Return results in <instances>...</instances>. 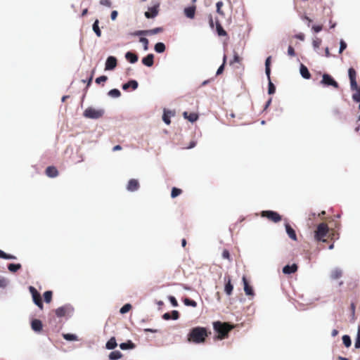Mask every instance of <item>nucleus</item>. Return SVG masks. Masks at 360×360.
I'll use <instances>...</instances> for the list:
<instances>
[{
    "mask_svg": "<svg viewBox=\"0 0 360 360\" xmlns=\"http://www.w3.org/2000/svg\"><path fill=\"white\" fill-rule=\"evenodd\" d=\"M211 334L206 328L197 326L191 329L187 336V340L194 344L204 343L206 338Z\"/></svg>",
    "mask_w": 360,
    "mask_h": 360,
    "instance_id": "1",
    "label": "nucleus"
},
{
    "mask_svg": "<svg viewBox=\"0 0 360 360\" xmlns=\"http://www.w3.org/2000/svg\"><path fill=\"white\" fill-rule=\"evenodd\" d=\"M213 328L218 334L217 339L223 340L227 338L229 333L233 329V326L229 323L215 321L213 323Z\"/></svg>",
    "mask_w": 360,
    "mask_h": 360,
    "instance_id": "2",
    "label": "nucleus"
},
{
    "mask_svg": "<svg viewBox=\"0 0 360 360\" xmlns=\"http://www.w3.org/2000/svg\"><path fill=\"white\" fill-rule=\"evenodd\" d=\"M329 231L328 226L325 223H321L318 225L316 230L314 233V238L316 241L325 242L326 237L327 236Z\"/></svg>",
    "mask_w": 360,
    "mask_h": 360,
    "instance_id": "3",
    "label": "nucleus"
},
{
    "mask_svg": "<svg viewBox=\"0 0 360 360\" xmlns=\"http://www.w3.org/2000/svg\"><path fill=\"white\" fill-rule=\"evenodd\" d=\"M105 111L101 108H87L83 112V115L89 119H99L103 116Z\"/></svg>",
    "mask_w": 360,
    "mask_h": 360,
    "instance_id": "4",
    "label": "nucleus"
},
{
    "mask_svg": "<svg viewBox=\"0 0 360 360\" xmlns=\"http://www.w3.org/2000/svg\"><path fill=\"white\" fill-rule=\"evenodd\" d=\"M261 216L262 217H266L269 221L274 223H277L281 220V216L278 212L271 210L262 211L261 212Z\"/></svg>",
    "mask_w": 360,
    "mask_h": 360,
    "instance_id": "5",
    "label": "nucleus"
},
{
    "mask_svg": "<svg viewBox=\"0 0 360 360\" xmlns=\"http://www.w3.org/2000/svg\"><path fill=\"white\" fill-rule=\"evenodd\" d=\"M321 84H323V86H331L335 89L339 88L338 83L333 78L331 75L326 73L323 75Z\"/></svg>",
    "mask_w": 360,
    "mask_h": 360,
    "instance_id": "6",
    "label": "nucleus"
},
{
    "mask_svg": "<svg viewBox=\"0 0 360 360\" xmlns=\"http://www.w3.org/2000/svg\"><path fill=\"white\" fill-rule=\"evenodd\" d=\"M29 290L32 294L33 301L41 309H43L44 305L41 301V295L38 292L37 289L33 286H30Z\"/></svg>",
    "mask_w": 360,
    "mask_h": 360,
    "instance_id": "7",
    "label": "nucleus"
},
{
    "mask_svg": "<svg viewBox=\"0 0 360 360\" xmlns=\"http://www.w3.org/2000/svg\"><path fill=\"white\" fill-rule=\"evenodd\" d=\"M163 30L164 29L162 27H155L151 30L136 31L132 34L134 36L153 35L161 33L163 32Z\"/></svg>",
    "mask_w": 360,
    "mask_h": 360,
    "instance_id": "8",
    "label": "nucleus"
},
{
    "mask_svg": "<svg viewBox=\"0 0 360 360\" xmlns=\"http://www.w3.org/2000/svg\"><path fill=\"white\" fill-rule=\"evenodd\" d=\"M348 75L350 80L351 88H356V72L353 68H349Z\"/></svg>",
    "mask_w": 360,
    "mask_h": 360,
    "instance_id": "9",
    "label": "nucleus"
},
{
    "mask_svg": "<svg viewBox=\"0 0 360 360\" xmlns=\"http://www.w3.org/2000/svg\"><path fill=\"white\" fill-rule=\"evenodd\" d=\"M117 64V61L115 57L109 56L105 62V68L106 70H113Z\"/></svg>",
    "mask_w": 360,
    "mask_h": 360,
    "instance_id": "10",
    "label": "nucleus"
},
{
    "mask_svg": "<svg viewBox=\"0 0 360 360\" xmlns=\"http://www.w3.org/2000/svg\"><path fill=\"white\" fill-rule=\"evenodd\" d=\"M71 311L69 306H63L56 309L55 313L58 317H63Z\"/></svg>",
    "mask_w": 360,
    "mask_h": 360,
    "instance_id": "11",
    "label": "nucleus"
},
{
    "mask_svg": "<svg viewBox=\"0 0 360 360\" xmlns=\"http://www.w3.org/2000/svg\"><path fill=\"white\" fill-rule=\"evenodd\" d=\"M139 188V183L138 180L135 179H131L128 181L127 189L129 191H137Z\"/></svg>",
    "mask_w": 360,
    "mask_h": 360,
    "instance_id": "12",
    "label": "nucleus"
},
{
    "mask_svg": "<svg viewBox=\"0 0 360 360\" xmlns=\"http://www.w3.org/2000/svg\"><path fill=\"white\" fill-rule=\"evenodd\" d=\"M224 280L226 281V284L224 286V292L226 295H231L232 294L233 290V285L231 283V281L230 277H225Z\"/></svg>",
    "mask_w": 360,
    "mask_h": 360,
    "instance_id": "13",
    "label": "nucleus"
},
{
    "mask_svg": "<svg viewBox=\"0 0 360 360\" xmlns=\"http://www.w3.org/2000/svg\"><path fill=\"white\" fill-rule=\"evenodd\" d=\"M46 176L51 178L56 177L58 175V171L54 166H49L45 171Z\"/></svg>",
    "mask_w": 360,
    "mask_h": 360,
    "instance_id": "14",
    "label": "nucleus"
},
{
    "mask_svg": "<svg viewBox=\"0 0 360 360\" xmlns=\"http://www.w3.org/2000/svg\"><path fill=\"white\" fill-rule=\"evenodd\" d=\"M32 329L37 333H39L42 330V323L39 319H34L31 322Z\"/></svg>",
    "mask_w": 360,
    "mask_h": 360,
    "instance_id": "15",
    "label": "nucleus"
},
{
    "mask_svg": "<svg viewBox=\"0 0 360 360\" xmlns=\"http://www.w3.org/2000/svg\"><path fill=\"white\" fill-rule=\"evenodd\" d=\"M298 266L295 264L292 265H286L283 268V273L285 274H290L297 271Z\"/></svg>",
    "mask_w": 360,
    "mask_h": 360,
    "instance_id": "16",
    "label": "nucleus"
},
{
    "mask_svg": "<svg viewBox=\"0 0 360 360\" xmlns=\"http://www.w3.org/2000/svg\"><path fill=\"white\" fill-rule=\"evenodd\" d=\"M195 9H196V7L195 6L185 8L184 11L185 15L187 18H191V19L194 18L195 13Z\"/></svg>",
    "mask_w": 360,
    "mask_h": 360,
    "instance_id": "17",
    "label": "nucleus"
},
{
    "mask_svg": "<svg viewBox=\"0 0 360 360\" xmlns=\"http://www.w3.org/2000/svg\"><path fill=\"white\" fill-rule=\"evenodd\" d=\"M154 56L152 53L148 54L142 59V63L148 67H151L154 63Z\"/></svg>",
    "mask_w": 360,
    "mask_h": 360,
    "instance_id": "18",
    "label": "nucleus"
},
{
    "mask_svg": "<svg viewBox=\"0 0 360 360\" xmlns=\"http://www.w3.org/2000/svg\"><path fill=\"white\" fill-rule=\"evenodd\" d=\"M158 13V6H153L148 8V11L145 13V16L147 18H153Z\"/></svg>",
    "mask_w": 360,
    "mask_h": 360,
    "instance_id": "19",
    "label": "nucleus"
},
{
    "mask_svg": "<svg viewBox=\"0 0 360 360\" xmlns=\"http://www.w3.org/2000/svg\"><path fill=\"white\" fill-rule=\"evenodd\" d=\"M342 276V271L339 268L333 269L330 272V277L332 280H337Z\"/></svg>",
    "mask_w": 360,
    "mask_h": 360,
    "instance_id": "20",
    "label": "nucleus"
},
{
    "mask_svg": "<svg viewBox=\"0 0 360 360\" xmlns=\"http://www.w3.org/2000/svg\"><path fill=\"white\" fill-rule=\"evenodd\" d=\"M244 284V290L247 295H253L254 291L252 288L248 284V282L245 276L243 277Z\"/></svg>",
    "mask_w": 360,
    "mask_h": 360,
    "instance_id": "21",
    "label": "nucleus"
},
{
    "mask_svg": "<svg viewBox=\"0 0 360 360\" xmlns=\"http://www.w3.org/2000/svg\"><path fill=\"white\" fill-rule=\"evenodd\" d=\"M285 229L288 236L293 240L296 241L297 240V235L295 230L290 226V224H285Z\"/></svg>",
    "mask_w": 360,
    "mask_h": 360,
    "instance_id": "22",
    "label": "nucleus"
},
{
    "mask_svg": "<svg viewBox=\"0 0 360 360\" xmlns=\"http://www.w3.org/2000/svg\"><path fill=\"white\" fill-rule=\"evenodd\" d=\"M300 74L302 77L304 79H309L311 77V74L308 68L303 64H301L300 66Z\"/></svg>",
    "mask_w": 360,
    "mask_h": 360,
    "instance_id": "23",
    "label": "nucleus"
},
{
    "mask_svg": "<svg viewBox=\"0 0 360 360\" xmlns=\"http://www.w3.org/2000/svg\"><path fill=\"white\" fill-rule=\"evenodd\" d=\"M126 59L131 63H135L138 60V56L132 52L128 51L125 54Z\"/></svg>",
    "mask_w": 360,
    "mask_h": 360,
    "instance_id": "24",
    "label": "nucleus"
},
{
    "mask_svg": "<svg viewBox=\"0 0 360 360\" xmlns=\"http://www.w3.org/2000/svg\"><path fill=\"white\" fill-rule=\"evenodd\" d=\"M183 115L184 118L188 120L190 122H192L196 121L198 118V115L195 112L188 113V112H184Z\"/></svg>",
    "mask_w": 360,
    "mask_h": 360,
    "instance_id": "25",
    "label": "nucleus"
},
{
    "mask_svg": "<svg viewBox=\"0 0 360 360\" xmlns=\"http://www.w3.org/2000/svg\"><path fill=\"white\" fill-rule=\"evenodd\" d=\"M129 87L136 89L138 87V82L135 80H131L122 86L124 90H127Z\"/></svg>",
    "mask_w": 360,
    "mask_h": 360,
    "instance_id": "26",
    "label": "nucleus"
},
{
    "mask_svg": "<svg viewBox=\"0 0 360 360\" xmlns=\"http://www.w3.org/2000/svg\"><path fill=\"white\" fill-rule=\"evenodd\" d=\"M352 91H355L356 92L352 95V99L355 102L360 101V86L356 84V88H351Z\"/></svg>",
    "mask_w": 360,
    "mask_h": 360,
    "instance_id": "27",
    "label": "nucleus"
},
{
    "mask_svg": "<svg viewBox=\"0 0 360 360\" xmlns=\"http://www.w3.org/2000/svg\"><path fill=\"white\" fill-rule=\"evenodd\" d=\"M120 347L123 350L134 349L135 347V345L131 340H129L127 342L121 343L120 345Z\"/></svg>",
    "mask_w": 360,
    "mask_h": 360,
    "instance_id": "28",
    "label": "nucleus"
},
{
    "mask_svg": "<svg viewBox=\"0 0 360 360\" xmlns=\"http://www.w3.org/2000/svg\"><path fill=\"white\" fill-rule=\"evenodd\" d=\"M106 348L108 349H113L117 347L116 340L114 337L111 338L106 343Z\"/></svg>",
    "mask_w": 360,
    "mask_h": 360,
    "instance_id": "29",
    "label": "nucleus"
},
{
    "mask_svg": "<svg viewBox=\"0 0 360 360\" xmlns=\"http://www.w3.org/2000/svg\"><path fill=\"white\" fill-rule=\"evenodd\" d=\"M271 59V57L269 56L266 58V62H265V72H266V75L268 79H269L270 74H271V69H270Z\"/></svg>",
    "mask_w": 360,
    "mask_h": 360,
    "instance_id": "30",
    "label": "nucleus"
},
{
    "mask_svg": "<svg viewBox=\"0 0 360 360\" xmlns=\"http://www.w3.org/2000/svg\"><path fill=\"white\" fill-rule=\"evenodd\" d=\"M98 20H96L93 24V30L97 35V37H100L101 36V31L98 27Z\"/></svg>",
    "mask_w": 360,
    "mask_h": 360,
    "instance_id": "31",
    "label": "nucleus"
},
{
    "mask_svg": "<svg viewBox=\"0 0 360 360\" xmlns=\"http://www.w3.org/2000/svg\"><path fill=\"white\" fill-rule=\"evenodd\" d=\"M22 267L20 264H9L8 266V269L11 272H16L18 270L20 269Z\"/></svg>",
    "mask_w": 360,
    "mask_h": 360,
    "instance_id": "32",
    "label": "nucleus"
},
{
    "mask_svg": "<svg viewBox=\"0 0 360 360\" xmlns=\"http://www.w3.org/2000/svg\"><path fill=\"white\" fill-rule=\"evenodd\" d=\"M155 51L158 53H163L165 51V45L162 42H158L155 45Z\"/></svg>",
    "mask_w": 360,
    "mask_h": 360,
    "instance_id": "33",
    "label": "nucleus"
},
{
    "mask_svg": "<svg viewBox=\"0 0 360 360\" xmlns=\"http://www.w3.org/2000/svg\"><path fill=\"white\" fill-rule=\"evenodd\" d=\"M122 356V354L120 351L112 352L109 355V358L113 360L120 359Z\"/></svg>",
    "mask_w": 360,
    "mask_h": 360,
    "instance_id": "34",
    "label": "nucleus"
},
{
    "mask_svg": "<svg viewBox=\"0 0 360 360\" xmlns=\"http://www.w3.org/2000/svg\"><path fill=\"white\" fill-rule=\"evenodd\" d=\"M224 6V3L223 1H218L217 4H216V7H217V12L219 15H221V16H224L225 13L224 12L221 10V7Z\"/></svg>",
    "mask_w": 360,
    "mask_h": 360,
    "instance_id": "35",
    "label": "nucleus"
},
{
    "mask_svg": "<svg viewBox=\"0 0 360 360\" xmlns=\"http://www.w3.org/2000/svg\"><path fill=\"white\" fill-rule=\"evenodd\" d=\"M322 43V40L319 37H315L312 41V46L315 50L318 49Z\"/></svg>",
    "mask_w": 360,
    "mask_h": 360,
    "instance_id": "36",
    "label": "nucleus"
},
{
    "mask_svg": "<svg viewBox=\"0 0 360 360\" xmlns=\"http://www.w3.org/2000/svg\"><path fill=\"white\" fill-rule=\"evenodd\" d=\"M52 295H53V292H52V291H51V290L46 291V292L44 293V301H45L46 303H49V302H51V300H52Z\"/></svg>",
    "mask_w": 360,
    "mask_h": 360,
    "instance_id": "37",
    "label": "nucleus"
},
{
    "mask_svg": "<svg viewBox=\"0 0 360 360\" xmlns=\"http://www.w3.org/2000/svg\"><path fill=\"white\" fill-rule=\"evenodd\" d=\"M63 337L65 340L68 341H75L77 340V337L75 334L65 333L63 335Z\"/></svg>",
    "mask_w": 360,
    "mask_h": 360,
    "instance_id": "38",
    "label": "nucleus"
},
{
    "mask_svg": "<svg viewBox=\"0 0 360 360\" xmlns=\"http://www.w3.org/2000/svg\"><path fill=\"white\" fill-rule=\"evenodd\" d=\"M217 32L219 36H226V32L224 30L219 22H217Z\"/></svg>",
    "mask_w": 360,
    "mask_h": 360,
    "instance_id": "39",
    "label": "nucleus"
},
{
    "mask_svg": "<svg viewBox=\"0 0 360 360\" xmlns=\"http://www.w3.org/2000/svg\"><path fill=\"white\" fill-rule=\"evenodd\" d=\"M111 97H113V98H118L121 95V93L120 91L117 89H111L110 91H109L108 94Z\"/></svg>",
    "mask_w": 360,
    "mask_h": 360,
    "instance_id": "40",
    "label": "nucleus"
},
{
    "mask_svg": "<svg viewBox=\"0 0 360 360\" xmlns=\"http://www.w3.org/2000/svg\"><path fill=\"white\" fill-rule=\"evenodd\" d=\"M342 342L346 347H349L352 345L350 337L347 335H345L342 336Z\"/></svg>",
    "mask_w": 360,
    "mask_h": 360,
    "instance_id": "41",
    "label": "nucleus"
},
{
    "mask_svg": "<svg viewBox=\"0 0 360 360\" xmlns=\"http://www.w3.org/2000/svg\"><path fill=\"white\" fill-rule=\"evenodd\" d=\"M0 257L6 259H15L16 257L14 255L6 254L4 251L0 250Z\"/></svg>",
    "mask_w": 360,
    "mask_h": 360,
    "instance_id": "42",
    "label": "nucleus"
},
{
    "mask_svg": "<svg viewBox=\"0 0 360 360\" xmlns=\"http://www.w3.org/2000/svg\"><path fill=\"white\" fill-rule=\"evenodd\" d=\"M181 193H182V190L181 189L176 188V187H174L172 189L171 197L174 198L177 197L178 195H181Z\"/></svg>",
    "mask_w": 360,
    "mask_h": 360,
    "instance_id": "43",
    "label": "nucleus"
},
{
    "mask_svg": "<svg viewBox=\"0 0 360 360\" xmlns=\"http://www.w3.org/2000/svg\"><path fill=\"white\" fill-rule=\"evenodd\" d=\"M269 79L268 93L269 94H274L276 91V87L271 81V77Z\"/></svg>",
    "mask_w": 360,
    "mask_h": 360,
    "instance_id": "44",
    "label": "nucleus"
},
{
    "mask_svg": "<svg viewBox=\"0 0 360 360\" xmlns=\"http://www.w3.org/2000/svg\"><path fill=\"white\" fill-rule=\"evenodd\" d=\"M184 303L186 306H191V307H195L197 306L196 302L193 300H191L189 298H185L184 300Z\"/></svg>",
    "mask_w": 360,
    "mask_h": 360,
    "instance_id": "45",
    "label": "nucleus"
},
{
    "mask_svg": "<svg viewBox=\"0 0 360 360\" xmlns=\"http://www.w3.org/2000/svg\"><path fill=\"white\" fill-rule=\"evenodd\" d=\"M242 61V58L238 56V54L234 51L233 58L230 61V65H233L236 63H240Z\"/></svg>",
    "mask_w": 360,
    "mask_h": 360,
    "instance_id": "46",
    "label": "nucleus"
},
{
    "mask_svg": "<svg viewBox=\"0 0 360 360\" xmlns=\"http://www.w3.org/2000/svg\"><path fill=\"white\" fill-rule=\"evenodd\" d=\"M226 60V55H224V58H223V63L218 68V70L217 71V75H221L223 72V71L224 70V66H225Z\"/></svg>",
    "mask_w": 360,
    "mask_h": 360,
    "instance_id": "47",
    "label": "nucleus"
},
{
    "mask_svg": "<svg viewBox=\"0 0 360 360\" xmlns=\"http://www.w3.org/2000/svg\"><path fill=\"white\" fill-rule=\"evenodd\" d=\"M131 309V305L130 304H124L120 310L121 314H125L128 312Z\"/></svg>",
    "mask_w": 360,
    "mask_h": 360,
    "instance_id": "48",
    "label": "nucleus"
},
{
    "mask_svg": "<svg viewBox=\"0 0 360 360\" xmlns=\"http://www.w3.org/2000/svg\"><path fill=\"white\" fill-rule=\"evenodd\" d=\"M222 257L224 259H226L227 260H229V262L231 261V255H230V252L228 250L226 249H224L222 252Z\"/></svg>",
    "mask_w": 360,
    "mask_h": 360,
    "instance_id": "49",
    "label": "nucleus"
},
{
    "mask_svg": "<svg viewBox=\"0 0 360 360\" xmlns=\"http://www.w3.org/2000/svg\"><path fill=\"white\" fill-rule=\"evenodd\" d=\"M354 346L356 348L360 347V327H359V328H358V332H357V335H356V338L355 340Z\"/></svg>",
    "mask_w": 360,
    "mask_h": 360,
    "instance_id": "50",
    "label": "nucleus"
},
{
    "mask_svg": "<svg viewBox=\"0 0 360 360\" xmlns=\"http://www.w3.org/2000/svg\"><path fill=\"white\" fill-rule=\"evenodd\" d=\"M139 41L141 42L143 45L144 50H147L148 49V40L145 37H141Z\"/></svg>",
    "mask_w": 360,
    "mask_h": 360,
    "instance_id": "51",
    "label": "nucleus"
},
{
    "mask_svg": "<svg viewBox=\"0 0 360 360\" xmlns=\"http://www.w3.org/2000/svg\"><path fill=\"white\" fill-rule=\"evenodd\" d=\"M347 46V45L346 42H345L344 40L341 39V40H340V50H339V53H342V51H343L345 49H346Z\"/></svg>",
    "mask_w": 360,
    "mask_h": 360,
    "instance_id": "52",
    "label": "nucleus"
},
{
    "mask_svg": "<svg viewBox=\"0 0 360 360\" xmlns=\"http://www.w3.org/2000/svg\"><path fill=\"white\" fill-rule=\"evenodd\" d=\"M108 79V77L105 75H102L96 79V83L101 84V82H105Z\"/></svg>",
    "mask_w": 360,
    "mask_h": 360,
    "instance_id": "53",
    "label": "nucleus"
},
{
    "mask_svg": "<svg viewBox=\"0 0 360 360\" xmlns=\"http://www.w3.org/2000/svg\"><path fill=\"white\" fill-rule=\"evenodd\" d=\"M288 56H290V57H294V56H295V51L294 48H293L292 46H288Z\"/></svg>",
    "mask_w": 360,
    "mask_h": 360,
    "instance_id": "54",
    "label": "nucleus"
},
{
    "mask_svg": "<svg viewBox=\"0 0 360 360\" xmlns=\"http://www.w3.org/2000/svg\"><path fill=\"white\" fill-rule=\"evenodd\" d=\"M162 120L167 124H169L171 122L169 116L165 112L163 114Z\"/></svg>",
    "mask_w": 360,
    "mask_h": 360,
    "instance_id": "55",
    "label": "nucleus"
},
{
    "mask_svg": "<svg viewBox=\"0 0 360 360\" xmlns=\"http://www.w3.org/2000/svg\"><path fill=\"white\" fill-rule=\"evenodd\" d=\"M179 313L178 311L174 310L172 311L171 319H172L174 320H176L179 319Z\"/></svg>",
    "mask_w": 360,
    "mask_h": 360,
    "instance_id": "56",
    "label": "nucleus"
},
{
    "mask_svg": "<svg viewBox=\"0 0 360 360\" xmlns=\"http://www.w3.org/2000/svg\"><path fill=\"white\" fill-rule=\"evenodd\" d=\"M100 4L105 6H108V7L111 6V2L110 0H101Z\"/></svg>",
    "mask_w": 360,
    "mask_h": 360,
    "instance_id": "57",
    "label": "nucleus"
},
{
    "mask_svg": "<svg viewBox=\"0 0 360 360\" xmlns=\"http://www.w3.org/2000/svg\"><path fill=\"white\" fill-rule=\"evenodd\" d=\"M169 301H170L171 304L174 307H177L178 306V302H177V300H176V298L174 297L170 296L169 297Z\"/></svg>",
    "mask_w": 360,
    "mask_h": 360,
    "instance_id": "58",
    "label": "nucleus"
},
{
    "mask_svg": "<svg viewBox=\"0 0 360 360\" xmlns=\"http://www.w3.org/2000/svg\"><path fill=\"white\" fill-rule=\"evenodd\" d=\"M323 29V26L322 25H313L312 26V30L315 32H319L322 30Z\"/></svg>",
    "mask_w": 360,
    "mask_h": 360,
    "instance_id": "59",
    "label": "nucleus"
},
{
    "mask_svg": "<svg viewBox=\"0 0 360 360\" xmlns=\"http://www.w3.org/2000/svg\"><path fill=\"white\" fill-rule=\"evenodd\" d=\"M295 37L301 40V41H304V39H305V36L303 33H299V34H297L295 35Z\"/></svg>",
    "mask_w": 360,
    "mask_h": 360,
    "instance_id": "60",
    "label": "nucleus"
},
{
    "mask_svg": "<svg viewBox=\"0 0 360 360\" xmlns=\"http://www.w3.org/2000/svg\"><path fill=\"white\" fill-rule=\"evenodd\" d=\"M117 11H112L111 12L110 18L112 20H115L117 18Z\"/></svg>",
    "mask_w": 360,
    "mask_h": 360,
    "instance_id": "61",
    "label": "nucleus"
},
{
    "mask_svg": "<svg viewBox=\"0 0 360 360\" xmlns=\"http://www.w3.org/2000/svg\"><path fill=\"white\" fill-rule=\"evenodd\" d=\"M162 318L165 320H169L171 319V315L169 313H165L163 314Z\"/></svg>",
    "mask_w": 360,
    "mask_h": 360,
    "instance_id": "62",
    "label": "nucleus"
},
{
    "mask_svg": "<svg viewBox=\"0 0 360 360\" xmlns=\"http://www.w3.org/2000/svg\"><path fill=\"white\" fill-rule=\"evenodd\" d=\"M325 56H326V57H327V58H329V57H330V56H331V53H330V51H329V49H328V47H326V48L325 49Z\"/></svg>",
    "mask_w": 360,
    "mask_h": 360,
    "instance_id": "63",
    "label": "nucleus"
},
{
    "mask_svg": "<svg viewBox=\"0 0 360 360\" xmlns=\"http://www.w3.org/2000/svg\"><path fill=\"white\" fill-rule=\"evenodd\" d=\"M6 286V281L4 279H0V288Z\"/></svg>",
    "mask_w": 360,
    "mask_h": 360,
    "instance_id": "64",
    "label": "nucleus"
}]
</instances>
